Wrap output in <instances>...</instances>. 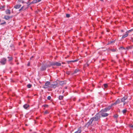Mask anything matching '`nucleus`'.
<instances>
[{
    "mask_svg": "<svg viewBox=\"0 0 133 133\" xmlns=\"http://www.w3.org/2000/svg\"><path fill=\"white\" fill-rule=\"evenodd\" d=\"M100 113L101 112H99L98 114H97L94 117L91 118L89 121L85 124V127L88 128L92 123L93 122L100 120V118L101 117Z\"/></svg>",
    "mask_w": 133,
    "mask_h": 133,
    "instance_id": "f257e3e1",
    "label": "nucleus"
},
{
    "mask_svg": "<svg viewBox=\"0 0 133 133\" xmlns=\"http://www.w3.org/2000/svg\"><path fill=\"white\" fill-rule=\"evenodd\" d=\"M50 63V65H48V66H50L51 65H55L56 66H59L61 65V64L60 63L58 62H49Z\"/></svg>",
    "mask_w": 133,
    "mask_h": 133,
    "instance_id": "f03ea898",
    "label": "nucleus"
},
{
    "mask_svg": "<svg viewBox=\"0 0 133 133\" xmlns=\"http://www.w3.org/2000/svg\"><path fill=\"white\" fill-rule=\"evenodd\" d=\"M50 83L49 82H47L45 83L43 87L45 89L50 88Z\"/></svg>",
    "mask_w": 133,
    "mask_h": 133,
    "instance_id": "7ed1b4c3",
    "label": "nucleus"
},
{
    "mask_svg": "<svg viewBox=\"0 0 133 133\" xmlns=\"http://www.w3.org/2000/svg\"><path fill=\"white\" fill-rule=\"evenodd\" d=\"M105 112L104 110H102L101 112H101L100 114V116L101 115L103 117H105L107 116L108 115V114L107 113H105L103 112Z\"/></svg>",
    "mask_w": 133,
    "mask_h": 133,
    "instance_id": "20e7f679",
    "label": "nucleus"
},
{
    "mask_svg": "<svg viewBox=\"0 0 133 133\" xmlns=\"http://www.w3.org/2000/svg\"><path fill=\"white\" fill-rule=\"evenodd\" d=\"M50 65V63H49V62L47 63V64L46 65H42L41 68V70L42 71H43L44 70H45L46 69V68L48 67H49L50 66H48V65Z\"/></svg>",
    "mask_w": 133,
    "mask_h": 133,
    "instance_id": "39448f33",
    "label": "nucleus"
},
{
    "mask_svg": "<svg viewBox=\"0 0 133 133\" xmlns=\"http://www.w3.org/2000/svg\"><path fill=\"white\" fill-rule=\"evenodd\" d=\"M6 59L5 58H3L1 59L0 62L2 64L4 65L6 64Z\"/></svg>",
    "mask_w": 133,
    "mask_h": 133,
    "instance_id": "423d86ee",
    "label": "nucleus"
},
{
    "mask_svg": "<svg viewBox=\"0 0 133 133\" xmlns=\"http://www.w3.org/2000/svg\"><path fill=\"white\" fill-rule=\"evenodd\" d=\"M57 87H58V83L56 82L54 83V84H51L50 88H55Z\"/></svg>",
    "mask_w": 133,
    "mask_h": 133,
    "instance_id": "0eeeda50",
    "label": "nucleus"
},
{
    "mask_svg": "<svg viewBox=\"0 0 133 133\" xmlns=\"http://www.w3.org/2000/svg\"><path fill=\"white\" fill-rule=\"evenodd\" d=\"M132 30H131L127 31L126 32V34L122 36V38H124L127 36L128 35V33Z\"/></svg>",
    "mask_w": 133,
    "mask_h": 133,
    "instance_id": "6e6552de",
    "label": "nucleus"
},
{
    "mask_svg": "<svg viewBox=\"0 0 133 133\" xmlns=\"http://www.w3.org/2000/svg\"><path fill=\"white\" fill-rule=\"evenodd\" d=\"M120 102V100L119 99H118L114 103L111 104V106H113L118 104Z\"/></svg>",
    "mask_w": 133,
    "mask_h": 133,
    "instance_id": "1a4fd4ad",
    "label": "nucleus"
},
{
    "mask_svg": "<svg viewBox=\"0 0 133 133\" xmlns=\"http://www.w3.org/2000/svg\"><path fill=\"white\" fill-rule=\"evenodd\" d=\"M127 99V97H124L121 99V102H124L125 100Z\"/></svg>",
    "mask_w": 133,
    "mask_h": 133,
    "instance_id": "9d476101",
    "label": "nucleus"
},
{
    "mask_svg": "<svg viewBox=\"0 0 133 133\" xmlns=\"http://www.w3.org/2000/svg\"><path fill=\"white\" fill-rule=\"evenodd\" d=\"M12 17H10L8 16H5L4 17V18L8 20L10 18H11Z\"/></svg>",
    "mask_w": 133,
    "mask_h": 133,
    "instance_id": "9b49d317",
    "label": "nucleus"
},
{
    "mask_svg": "<svg viewBox=\"0 0 133 133\" xmlns=\"http://www.w3.org/2000/svg\"><path fill=\"white\" fill-rule=\"evenodd\" d=\"M5 13L7 14H11V12L10 10L7 9L5 11Z\"/></svg>",
    "mask_w": 133,
    "mask_h": 133,
    "instance_id": "f8f14e48",
    "label": "nucleus"
},
{
    "mask_svg": "<svg viewBox=\"0 0 133 133\" xmlns=\"http://www.w3.org/2000/svg\"><path fill=\"white\" fill-rule=\"evenodd\" d=\"M112 106H111H111H109L107 108H105L104 110L105 111H107L109 110V109H110L111 108V107Z\"/></svg>",
    "mask_w": 133,
    "mask_h": 133,
    "instance_id": "ddd939ff",
    "label": "nucleus"
},
{
    "mask_svg": "<svg viewBox=\"0 0 133 133\" xmlns=\"http://www.w3.org/2000/svg\"><path fill=\"white\" fill-rule=\"evenodd\" d=\"M21 6V5H16L15 6L14 8L16 9H19L20 8Z\"/></svg>",
    "mask_w": 133,
    "mask_h": 133,
    "instance_id": "4468645a",
    "label": "nucleus"
},
{
    "mask_svg": "<svg viewBox=\"0 0 133 133\" xmlns=\"http://www.w3.org/2000/svg\"><path fill=\"white\" fill-rule=\"evenodd\" d=\"M29 107V105L27 104H25L23 105L24 108L25 109H27Z\"/></svg>",
    "mask_w": 133,
    "mask_h": 133,
    "instance_id": "2eb2a0df",
    "label": "nucleus"
},
{
    "mask_svg": "<svg viewBox=\"0 0 133 133\" xmlns=\"http://www.w3.org/2000/svg\"><path fill=\"white\" fill-rule=\"evenodd\" d=\"M82 130L81 129H79L78 130L75 132L74 133H81V132Z\"/></svg>",
    "mask_w": 133,
    "mask_h": 133,
    "instance_id": "dca6fc26",
    "label": "nucleus"
},
{
    "mask_svg": "<svg viewBox=\"0 0 133 133\" xmlns=\"http://www.w3.org/2000/svg\"><path fill=\"white\" fill-rule=\"evenodd\" d=\"M63 97V96H59V98L60 100H62Z\"/></svg>",
    "mask_w": 133,
    "mask_h": 133,
    "instance_id": "f3484780",
    "label": "nucleus"
},
{
    "mask_svg": "<svg viewBox=\"0 0 133 133\" xmlns=\"http://www.w3.org/2000/svg\"><path fill=\"white\" fill-rule=\"evenodd\" d=\"M32 86V85L30 84H29L27 85V86L28 88H30Z\"/></svg>",
    "mask_w": 133,
    "mask_h": 133,
    "instance_id": "a211bd4d",
    "label": "nucleus"
},
{
    "mask_svg": "<svg viewBox=\"0 0 133 133\" xmlns=\"http://www.w3.org/2000/svg\"><path fill=\"white\" fill-rule=\"evenodd\" d=\"M104 88H106L108 87V85L107 84H104Z\"/></svg>",
    "mask_w": 133,
    "mask_h": 133,
    "instance_id": "6ab92c4d",
    "label": "nucleus"
},
{
    "mask_svg": "<svg viewBox=\"0 0 133 133\" xmlns=\"http://www.w3.org/2000/svg\"><path fill=\"white\" fill-rule=\"evenodd\" d=\"M38 2L37 0H34L32 2V3H35L37 2Z\"/></svg>",
    "mask_w": 133,
    "mask_h": 133,
    "instance_id": "aec40b11",
    "label": "nucleus"
},
{
    "mask_svg": "<svg viewBox=\"0 0 133 133\" xmlns=\"http://www.w3.org/2000/svg\"><path fill=\"white\" fill-rule=\"evenodd\" d=\"M4 8V6H0V10L2 9V10H3Z\"/></svg>",
    "mask_w": 133,
    "mask_h": 133,
    "instance_id": "412c9836",
    "label": "nucleus"
},
{
    "mask_svg": "<svg viewBox=\"0 0 133 133\" xmlns=\"http://www.w3.org/2000/svg\"><path fill=\"white\" fill-rule=\"evenodd\" d=\"M8 58L9 59V61H11L12 60V58L11 57H8Z\"/></svg>",
    "mask_w": 133,
    "mask_h": 133,
    "instance_id": "4be33fe9",
    "label": "nucleus"
},
{
    "mask_svg": "<svg viewBox=\"0 0 133 133\" xmlns=\"http://www.w3.org/2000/svg\"><path fill=\"white\" fill-rule=\"evenodd\" d=\"M127 110L126 109H124L122 111L123 113L124 114L127 112Z\"/></svg>",
    "mask_w": 133,
    "mask_h": 133,
    "instance_id": "5701e85b",
    "label": "nucleus"
},
{
    "mask_svg": "<svg viewBox=\"0 0 133 133\" xmlns=\"http://www.w3.org/2000/svg\"><path fill=\"white\" fill-rule=\"evenodd\" d=\"M64 83V81H61L60 82V84L61 85H62Z\"/></svg>",
    "mask_w": 133,
    "mask_h": 133,
    "instance_id": "b1692460",
    "label": "nucleus"
},
{
    "mask_svg": "<svg viewBox=\"0 0 133 133\" xmlns=\"http://www.w3.org/2000/svg\"><path fill=\"white\" fill-rule=\"evenodd\" d=\"M78 61V60H74V61H69V62H76L77 61Z\"/></svg>",
    "mask_w": 133,
    "mask_h": 133,
    "instance_id": "393cba45",
    "label": "nucleus"
},
{
    "mask_svg": "<svg viewBox=\"0 0 133 133\" xmlns=\"http://www.w3.org/2000/svg\"><path fill=\"white\" fill-rule=\"evenodd\" d=\"M79 71V70L78 69H76L74 71V73H76L77 72H78Z\"/></svg>",
    "mask_w": 133,
    "mask_h": 133,
    "instance_id": "a878e982",
    "label": "nucleus"
},
{
    "mask_svg": "<svg viewBox=\"0 0 133 133\" xmlns=\"http://www.w3.org/2000/svg\"><path fill=\"white\" fill-rule=\"evenodd\" d=\"M51 96H48L47 97V99L49 100H50L51 99Z\"/></svg>",
    "mask_w": 133,
    "mask_h": 133,
    "instance_id": "bb28decb",
    "label": "nucleus"
},
{
    "mask_svg": "<svg viewBox=\"0 0 133 133\" xmlns=\"http://www.w3.org/2000/svg\"><path fill=\"white\" fill-rule=\"evenodd\" d=\"M66 16L67 17H69L70 16V15L69 14H66Z\"/></svg>",
    "mask_w": 133,
    "mask_h": 133,
    "instance_id": "cd10ccee",
    "label": "nucleus"
},
{
    "mask_svg": "<svg viewBox=\"0 0 133 133\" xmlns=\"http://www.w3.org/2000/svg\"><path fill=\"white\" fill-rule=\"evenodd\" d=\"M48 113H49V111H45L44 112V114H48Z\"/></svg>",
    "mask_w": 133,
    "mask_h": 133,
    "instance_id": "c85d7f7f",
    "label": "nucleus"
},
{
    "mask_svg": "<svg viewBox=\"0 0 133 133\" xmlns=\"http://www.w3.org/2000/svg\"><path fill=\"white\" fill-rule=\"evenodd\" d=\"M70 71H67L66 72V74L68 75H70Z\"/></svg>",
    "mask_w": 133,
    "mask_h": 133,
    "instance_id": "c756f323",
    "label": "nucleus"
},
{
    "mask_svg": "<svg viewBox=\"0 0 133 133\" xmlns=\"http://www.w3.org/2000/svg\"><path fill=\"white\" fill-rule=\"evenodd\" d=\"M114 117L115 118H117L118 117V115H115L114 116Z\"/></svg>",
    "mask_w": 133,
    "mask_h": 133,
    "instance_id": "7c9ffc66",
    "label": "nucleus"
},
{
    "mask_svg": "<svg viewBox=\"0 0 133 133\" xmlns=\"http://www.w3.org/2000/svg\"><path fill=\"white\" fill-rule=\"evenodd\" d=\"M120 49H122V50H123V49H125L123 47H121V48H120Z\"/></svg>",
    "mask_w": 133,
    "mask_h": 133,
    "instance_id": "2f4dec72",
    "label": "nucleus"
},
{
    "mask_svg": "<svg viewBox=\"0 0 133 133\" xmlns=\"http://www.w3.org/2000/svg\"><path fill=\"white\" fill-rule=\"evenodd\" d=\"M132 48V47H131L130 46H129V47H128L127 48V49H128L129 48Z\"/></svg>",
    "mask_w": 133,
    "mask_h": 133,
    "instance_id": "473e14b6",
    "label": "nucleus"
},
{
    "mask_svg": "<svg viewBox=\"0 0 133 133\" xmlns=\"http://www.w3.org/2000/svg\"><path fill=\"white\" fill-rule=\"evenodd\" d=\"M130 127L132 128H133V125H130Z\"/></svg>",
    "mask_w": 133,
    "mask_h": 133,
    "instance_id": "72a5a7b5",
    "label": "nucleus"
},
{
    "mask_svg": "<svg viewBox=\"0 0 133 133\" xmlns=\"http://www.w3.org/2000/svg\"><path fill=\"white\" fill-rule=\"evenodd\" d=\"M111 50L112 51H113V52H114V51H115V49H112Z\"/></svg>",
    "mask_w": 133,
    "mask_h": 133,
    "instance_id": "f704fd0d",
    "label": "nucleus"
},
{
    "mask_svg": "<svg viewBox=\"0 0 133 133\" xmlns=\"http://www.w3.org/2000/svg\"><path fill=\"white\" fill-rule=\"evenodd\" d=\"M38 2H39L41 1V0H37Z\"/></svg>",
    "mask_w": 133,
    "mask_h": 133,
    "instance_id": "c9c22d12",
    "label": "nucleus"
},
{
    "mask_svg": "<svg viewBox=\"0 0 133 133\" xmlns=\"http://www.w3.org/2000/svg\"><path fill=\"white\" fill-rule=\"evenodd\" d=\"M22 0H18V1L19 2H21Z\"/></svg>",
    "mask_w": 133,
    "mask_h": 133,
    "instance_id": "e433bc0d",
    "label": "nucleus"
},
{
    "mask_svg": "<svg viewBox=\"0 0 133 133\" xmlns=\"http://www.w3.org/2000/svg\"><path fill=\"white\" fill-rule=\"evenodd\" d=\"M21 2L22 3H24V1H23L22 0Z\"/></svg>",
    "mask_w": 133,
    "mask_h": 133,
    "instance_id": "4c0bfd02",
    "label": "nucleus"
},
{
    "mask_svg": "<svg viewBox=\"0 0 133 133\" xmlns=\"http://www.w3.org/2000/svg\"><path fill=\"white\" fill-rule=\"evenodd\" d=\"M30 65V64L29 63H28V66H29Z\"/></svg>",
    "mask_w": 133,
    "mask_h": 133,
    "instance_id": "58836bf2",
    "label": "nucleus"
},
{
    "mask_svg": "<svg viewBox=\"0 0 133 133\" xmlns=\"http://www.w3.org/2000/svg\"><path fill=\"white\" fill-rule=\"evenodd\" d=\"M33 57H34L33 56H32L30 58V59H31V58H33Z\"/></svg>",
    "mask_w": 133,
    "mask_h": 133,
    "instance_id": "ea45409f",
    "label": "nucleus"
},
{
    "mask_svg": "<svg viewBox=\"0 0 133 133\" xmlns=\"http://www.w3.org/2000/svg\"><path fill=\"white\" fill-rule=\"evenodd\" d=\"M22 8L21 9H20L19 10L20 11V10H22Z\"/></svg>",
    "mask_w": 133,
    "mask_h": 133,
    "instance_id": "a19ab883",
    "label": "nucleus"
},
{
    "mask_svg": "<svg viewBox=\"0 0 133 133\" xmlns=\"http://www.w3.org/2000/svg\"><path fill=\"white\" fill-rule=\"evenodd\" d=\"M121 32H124L123 30H121Z\"/></svg>",
    "mask_w": 133,
    "mask_h": 133,
    "instance_id": "79ce46f5",
    "label": "nucleus"
},
{
    "mask_svg": "<svg viewBox=\"0 0 133 133\" xmlns=\"http://www.w3.org/2000/svg\"><path fill=\"white\" fill-rule=\"evenodd\" d=\"M126 103H124V104H123L124 105H125V104Z\"/></svg>",
    "mask_w": 133,
    "mask_h": 133,
    "instance_id": "37998d69",
    "label": "nucleus"
},
{
    "mask_svg": "<svg viewBox=\"0 0 133 133\" xmlns=\"http://www.w3.org/2000/svg\"><path fill=\"white\" fill-rule=\"evenodd\" d=\"M6 22H5L3 23V24H5V23Z\"/></svg>",
    "mask_w": 133,
    "mask_h": 133,
    "instance_id": "c03bdc74",
    "label": "nucleus"
},
{
    "mask_svg": "<svg viewBox=\"0 0 133 133\" xmlns=\"http://www.w3.org/2000/svg\"><path fill=\"white\" fill-rule=\"evenodd\" d=\"M65 89H66L67 88V87H66L65 88Z\"/></svg>",
    "mask_w": 133,
    "mask_h": 133,
    "instance_id": "a18cd8bd",
    "label": "nucleus"
},
{
    "mask_svg": "<svg viewBox=\"0 0 133 133\" xmlns=\"http://www.w3.org/2000/svg\"><path fill=\"white\" fill-rule=\"evenodd\" d=\"M100 0L101 1H103V0Z\"/></svg>",
    "mask_w": 133,
    "mask_h": 133,
    "instance_id": "49530a36",
    "label": "nucleus"
},
{
    "mask_svg": "<svg viewBox=\"0 0 133 133\" xmlns=\"http://www.w3.org/2000/svg\"><path fill=\"white\" fill-rule=\"evenodd\" d=\"M112 41H111V43H112Z\"/></svg>",
    "mask_w": 133,
    "mask_h": 133,
    "instance_id": "de8ad7c7",
    "label": "nucleus"
}]
</instances>
